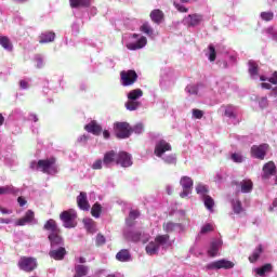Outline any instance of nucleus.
Listing matches in <instances>:
<instances>
[{
    "label": "nucleus",
    "instance_id": "nucleus-1",
    "mask_svg": "<svg viewBox=\"0 0 277 277\" xmlns=\"http://www.w3.org/2000/svg\"><path fill=\"white\" fill-rule=\"evenodd\" d=\"M151 140L154 142V155L167 166H176V154H172V145L158 133H153Z\"/></svg>",
    "mask_w": 277,
    "mask_h": 277
},
{
    "label": "nucleus",
    "instance_id": "nucleus-2",
    "mask_svg": "<svg viewBox=\"0 0 277 277\" xmlns=\"http://www.w3.org/2000/svg\"><path fill=\"white\" fill-rule=\"evenodd\" d=\"M170 246H172L170 235H159L146 246L145 250L149 256H155V254H159V250H168Z\"/></svg>",
    "mask_w": 277,
    "mask_h": 277
},
{
    "label": "nucleus",
    "instance_id": "nucleus-3",
    "mask_svg": "<svg viewBox=\"0 0 277 277\" xmlns=\"http://www.w3.org/2000/svg\"><path fill=\"white\" fill-rule=\"evenodd\" d=\"M30 170H37L43 172L44 174H50L51 176L57 174L58 167L55 158H48L30 162Z\"/></svg>",
    "mask_w": 277,
    "mask_h": 277
},
{
    "label": "nucleus",
    "instance_id": "nucleus-4",
    "mask_svg": "<svg viewBox=\"0 0 277 277\" xmlns=\"http://www.w3.org/2000/svg\"><path fill=\"white\" fill-rule=\"evenodd\" d=\"M122 44L128 51H140V49H144L148 44V39L143 35L131 34L122 38Z\"/></svg>",
    "mask_w": 277,
    "mask_h": 277
},
{
    "label": "nucleus",
    "instance_id": "nucleus-5",
    "mask_svg": "<svg viewBox=\"0 0 277 277\" xmlns=\"http://www.w3.org/2000/svg\"><path fill=\"white\" fill-rule=\"evenodd\" d=\"M261 88L264 90H273L271 96H273V103L277 106V71L273 72L271 76H260Z\"/></svg>",
    "mask_w": 277,
    "mask_h": 277
},
{
    "label": "nucleus",
    "instance_id": "nucleus-6",
    "mask_svg": "<svg viewBox=\"0 0 277 277\" xmlns=\"http://www.w3.org/2000/svg\"><path fill=\"white\" fill-rule=\"evenodd\" d=\"M144 96L142 89H134L128 93V101L126 102V108L128 111H136L142 107L140 100Z\"/></svg>",
    "mask_w": 277,
    "mask_h": 277
},
{
    "label": "nucleus",
    "instance_id": "nucleus-7",
    "mask_svg": "<svg viewBox=\"0 0 277 277\" xmlns=\"http://www.w3.org/2000/svg\"><path fill=\"white\" fill-rule=\"evenodd\" d=\"M69 3L74 10L72 14L76 18H85L83 10H87V8L92 5V0H69Z\"/></svg>",
    "mask_w": 277,
    "mask_h": 277
},
{
    "label": "nucleus",
    "instance_id": "nucleus-8",
    "mask_svg": "<svg viewBox=\"0 0 277 277\" xmlns=\"http://www.w3.org/2000/svg\"><path fill=\"white\" fill-rule=\"evenodd\" d=\"M60 217L65 228H75L77 226V211L75 209L63 211Z\"/></svg>",
    "mask_w": 277,
    "mask_h": 277
},
{
    "label": "nucleus",
    "instance_id": "nucleus-9",
    "mask_svg": "<svg viewBox=\"0 0 277 277\" xmlns=\"http://www.w3.org/2000/svg\"><path fill=\"white\" fill-rule=\"evenodd\" d=\"M176 79H179L176 71L172 68H166L162 70L160 84L167 87L174 85V83H176Z\"/></svg>",
    "mask_w": 277,
    "mask_h": 277
},
{
    "label": "nucleus",
    "instance_id": "nucleus-10",
    "mask_svg": "<svg viewBox=\"0 0 277 277\" xmlns=\"http://www.w3.org/2000/svg\"><path fill=\"white\" fill-rule=\"evenodd\" d=\"M114 129L118 140H127L131 136V127L127 122H116Z\"/></svg>",
    "mask_w": 277,
    "mask_h": 277
},
{
    "label": "nucleus",
    "instance_id": "nucleus-11",
    "mask_svg": "<svg viewBox=\"0 0 277 277\" xmlns=\"http://www.w3.org/2000/svg\"><path fill=\"white\" fill-rule=\"evenodd\" d=\"M180 185L183 189V192L180 193L181 198H187L190 196L193 189H194V180L192 177L184 175L180 179Z\"/></svg>",
    "mask_w": 277,
    "mask_h": 277
},
{
    "label": "nucleus",
    "instance_id": "nucleus-12",
    "mask_svg": "<svg viewBox=\"0 0 277 277\" xmlns=\"http://www.w3.org/2000/svg\"><path fill=\"white\" fill-rule=\"evenodd\" d=\"M18 267L22 272H34L38 267V261L34 258L23 256L18 261Z\"/></svg>",
    "mask_w": 277,
    "mask_h": 277
},
{
    "label": "nucleus",
    "instance_id": "nucleus-13",
    "mask_svg": "<svg viewBox=\"0 0 277 277\" xmlns=\"http://www.w3.org/2000/svg\"><path fill=\"white\" fill-rule=\"evenodd\" d=\"M116 163L121 168H131L133 166V156L127 151H119L116 157Z\"/></svg>",
    "mask_w": 277,
    "mask_h": 277
},
{
    "label": "nucleus",
    "instance_id": "nucleus-14",
    "mask_svg": "<svg viewBox=\"0 0 277 277\" xmlns=\"http://www.w3.org/2000/svg\"><path fill=\"white\" fill-rule=\"evenodd\" d=\"M233 267H235V263L226 259H222V260H217L209 263L206 266V269H233Z\"/></svg>",
    "mask_w": 277,
    "mask_h": 277
},
{
    "label": "nucleus",
    "instance_id": "nucleus-15",
    "mask_svg": "<svg viewBox=\"0 0 277 277\" xmlns=\"http://www.w3.org/2000/svg\"><path fill=\"white\" fill-rule=\"evenodd\" d=\"M184 25L187 27H198V25H202L205 23V16L202 14H189L183 19Z\"/></svg>",
    "mask_w": 277,
    "mask_h": 277
},
{
    "label": "nucleus",
    "instance_id": "nucleus-16",
    "mask_svg": "<svg viewBox=\"0 0 277 277\" xmlns=\"http://www.w3.org/2000/svg\"><path fill=\"white\" fill-rule=\"evenodd\" d=\"M269 148L268 144L253 145L251 147V157L254 159H265V155H267V150Z\"/></svg>",
    "mask_w": 277,
    "mask_h": 277
},
{
    "label": "nucleus",
    "instance_id": "nucleus-17",
    "mask_svg": "<svg viewBox=\"0 0 277 277\" xmlns=\"http://www.w3.org/2000/svg\"><path fill=\"white\" fill-rule=\"evenodd\" d=\"M121 84L124 87L133 85L137 81V72L135 70L121 71Z\"/></svg>",
    "mask_w": 277,
    "mask_h": 277
},
{
    "label": "nucleus",
    "instance_id": "nucleus-18",
    "mask_svg": "<svg viewBox=\"0 0 277 277\" xmlns=\"http://www.w3.org/2000/svg\"><path fill=\"white\" fill-rule=\"evenodd\" d=\"M26 224H29L30 226H36V224H38V220L31 210H28L25 216L19 219L16 223L17 226H25Z\"/></svg>",
    "mask_w": 277,
    "mask_h": 277
},
{
    "label": "nucleus",
    "instance_id": "nucleus-19",
    "mask_svg": "<svg viewBox=\"0 0 277 277\" xmlns=\"http://www.w3.org/2000/svg\"><path fill=\"white\" fill-rule=\"evenodd\" d=\"M49 256L51 259H54V261H64V256H66V248L64 247L51 248L49 252Z\"/></svg>",
    "mask_w": 277,
    "mask_h": 277
},
{
    "label": "nucleus",
    "instance_id": "nucleus-20",
    "mask_svg": "<svg viewBox=\"0 0 277 277\" xmlns=\"http://www.w3.org/2000/svg\"><path fill=\"white\" fill-rule=\"evenodd\" d=\"M77 205L81 211H90V202H88L87 193H80V196L77 197Z\"/></svg>",
    "mask_w": 277,
    "mask_h": 277
},
{
    "label": "nucleus",
    "instance_id": "nucleus-21",
    "mask_svg": "<svg viewBox=\"0 0 277 277\" xmlns=\"http://www.w3.org/2000/svg\"><path fill=\"white\" fill-rule=\"evenodd\" d=\"M84 130L88 133H92V135H100L103 133V127H101V124L94 120L84 126Z\"/></svg>",
    "mask_w": 277,
    "mask_h": 277
},
{
    "label": "nucleus",
    "instance_id": "nucleus-22",
    "mask_svg": "<svg viewBox=\"0 0 277 277\" xmlns=\"http://www.w3.org/2000/svg\"><path fill=\"white\" fill-rule=\"evenodd\" d=\"M222 243H223L222 238L213 239L208 250L209 256H217V252H220V248H222Z\"/></svg>",
    "mask_w": 277,
    "mask_h": 277
},
{
    "label": "nucleus",
    "instance_id": "nucleus-23",
    "mask_svg": "<svg viewBox=\"0 0 277 277\" xmlns=\"http://www.w3.org/2000/svg\"><path fill=\"white\" fill-rule=\"evenodd\" d=\"M235 185L240 187L241 194H250L254 187L251 180H242L241 182H236Z\"/></svg>",
    "mask_w": 277,
    "mask_h": 277
},
{
    "label": "nucleus",
    "instance_id": "nucleus-24",
    "mask_svg": "<svg viewBox=\"0 0 277 277\" xmlns=\"http://www.w3.org/2000/svg\"><path fill=\"white\" fill-rule=\"evenodd\" d=\"M276 174V164L272 161L267 162L263 167L262 179L267 180L269 176Z\"/></svg>",
    "mask_w": 277,
    "mask_h": 277
},
{
    "label": "nucleus",
    "instance_id": "nucleus-25",
    "mask_svg": "<svg viewBox=\"0 0 277 277\" xmlns=\"http://www.w3.org/2000/svg\"><path fill=\"white\" fill-rule=\"evenodd\" d=\"M49 240L51 242V248H64V240L62 239V236H60V233L50 234Z\"/></svg>",
    "mask_w": 277,
    "mask_h": 277
},
{
    "label": "nucleus",
    "instance_id": "nucleus-26",
    "mask_svg": "<svg viewBox=\"0 0 277 277\" xmlns=\"http://www.w3.org/2000/svg\"><path fill=\"white\" fill-rule=\"evenodd\" d=\"M140 30L142 31V34H145V36H148V38H157V32H155V29L153 28V26H150V23L148 22L143 23L140 27Z\"/></svg>",
    "mask_w": 277,
    "mask_h": 277
},
{
    "label": "nucleus",
    "instance_id": "nucleus-27",
    "mask_svg": "<svg viewBox=\"0 0 277 277\" xmlns=\"http://www.w3.org/2000/svg\"><path fill=\"white\" fill-rule=\"evenodd\" d=\"M116 157H118V154H116V151H114V150L107 151L104 155V159H103V163H104L105 168H110L111 163H114V162L116 163Z\"/></svg>",
    "mask_w": 277,
    "mask_h": 277
},
{
    "label": "nucleus",
    "instance_id": "nucleus-28",
    "mask_svg": "<svg viewBox=\"0 0 277 277\" xmlns=\"http://www.w3.org/2000/svg\"><path fill=\"white\" fill-rule=\"evenodd\" d=\"M0 47H2L4 51H8V53L14 51V44H12V41L6 36H0Z\"/></svg>",
    "mask_w": 277,
    "mask_h": 277
},
{
    "label": "nucleus",
    "instance_id": "nucleus-29",
    "mask_svg": "<svg viewBox=\"0 0 277 277\" xmlns=\"http://www.w3.org/2000/svg\"><path fill=\"white\" fill-rule=\"evenodd\" d=\"M55 40V32L53 31H44L39 37L40 44H48L49 42H53Z\"/></svg>",
    "mask_w": 277,
    "mask_h": 277
},
{
    "label": "nucleus",
    "instance_id": "nucleus-30",
    "mask_svg": "<svg viewBox=\"0 0 277 277\" xmlns=\"http://www.w3.org/2000/svg\"><path fill=\"white\" fill-rule=\"evenodd\" d=\"M149 16L153 23H156V25H161V23H163V11L159 9L151 11Z\"/></svg>",
    "mask_w": 277,
    "mask_h": 277
},
{
    "label": "nucleus",
    "instance_id": "nucleus-31",
    "mask_svg": "<svg viewBox=\"0 0 277 277\" xmlns=\"http://www.w3.org/2000/svg\"><path fill=\"white\" fill-rule=\"evenodd\" d=\"M44 230H49L50 235H54L55 233H60V227H57V223L55 220L50 219L43 226Z\"/></svg>",
    "mask_w": 277,
    "mask_h": 277
},
{
    "label": "nucleus",
    "instance_id": "nucleus-32",
    "mask_svg": "<svg viewBox=\"0 0 277 277\" xmlns=\"http://www.w3.org/2000/svg\"><path fill=\"white\" fill-rule=\"evenodd\" d=\"M116 259L120 261V263H129V261H131V253L129 250L122 249L116 254Z\"/></svg>",
    "mask_w": 277,
    "mask_h": 277
},
{
    "label": "nucleus",
    "instance_id": "nucleus-33",
    "mask_svg": "<svg viewBox=\"0 0 277 277\" xmlns=\"http://www.w3.org/2000/svg\"><path fill=\"white\" fill-rule=\"evenodd\" d=\"M225 116L229 118L234 124H237V109L235 106H227L225 108Z\"/></svg>",
    "mask_w": 277,
    "mask_h": 277
},
{
    "label": "nucleus",
    "instance_id": "nucleus-34",
    "mask_svg": "<svg viewBox=\"0 0 277 277\" xmlns=\"http://www.w3.org/2000/svg\"><path fill=\"white\" fill-rule=\"evenodd\" d=\"M140 217V211L131 210L129 213V217L126 219V224L131 228V226H135V220Z\"/></svg>",
    "mask_w": 277,
    "mask_h": 277
},
{
    "label": "nucleus",
    "instance_id": "nucleus-35",
    "mask_svg": "<svg viewBox=\"0 0 277 277\" xmlns=\"http://www.w3.org/2000/svg\"><path fill=\"white\" fill-rule=\"evenodd\" d=\"M164 233H176V230H181V224L168 222L162 225Z\"/></svg>",
    "mask_w": 277,
    "mask_h": 277
},
{
    "label": "nucleus",
    "instance_id": "nucleus-36",
    "mask_svg": "<svg viewBox=\"0 0 277 277\" xmlns=\"http://www.w3.org/2000/svg\"><path fill=\"white\" fill-rule=\"evenodd\" d=\"M75 272L76 274L74 277H83V276H88L90 268L83 264H78L75 266Z\"/></svg>",
    "mask_w": 277,
    "mask_h": 277
},
{
    "label": "nucleus",
    "instance_id": "nucleus-37",
    "mask_svg": "<svg viewBox=\"0 0 277 277\" xmlns=\"http://www.w3.org/2000/svg\"><path fill=\"white\" fill-rule=\"evenodd\" d=\"M249 75L253 79H259V65L253 61H249Z\"/></svg>",
    "mask_w": 277,
    "mask_h": 277
},
{
    "label": "nucleus",
    "instance_id": "nucleus-38",
    "mask_svg": "<svg viewBox=\"0 0 277 277\" xmlns=\"http://www.w3.org/2000/svg\"><path fill=\"white\" fill-rule=\"evenodd\" d=\"M202 84H188L185 89V92H187V94H200V92H202Z\"/></svg>",
    "mask_w": 277,
    "mask_h": 277
},
{
    "label": "nucleus",
    "instance_id": "nucleus-39",
    "mask_svg": "<svg viewBox=\"0 0 277 277\" xmlns=\"http://www.w3.org/2000/svg\"><path fill=\"white\" fill-rule=\"evenodd\" d=\"M263 254V246L259 245L256 249L253 251V253L249 256L250 263H256L259 261V256Z\"/></svg>",
    "mask_w": 277,
    "mask_h": 277
},
{
    "label": "nucleus",
    "instance_id": "nucleus-40",
    "mask_svg": "<svg viewBox=\"0 0 277 277\" xmlns=\"http://www.w3.org/2000/svg\"><path fill=\"white\" fill-rule=\"evenodd\" d=\"M201 200L203 201L206 209L213 213V207H215V201L213 200V198L207 195L206 197L201 198Z\"/></svg>",
    "mask_w": 277,
    "mask_h": 277
},
{
    "label": "nucleus",
    "instance_id": "nucleus-41",
    "mask_svg": "<svg viewBox=\"0 0 277 277\" xmlns=\"http://www.w3.org/2000/svg\"><path fill=\"white\" fill-rule=\"evenodd\" d=\"M196 193L198 194V196H200V198H206V196H209V187L205 184L199 183L196 186Z\"/></svg>",
    "mask_w": 277,
    "mask_h": 277
},
{
    "label": "nucleus",
    "instance_id": "nucleus-42",
    "mask_svg": "<svg viewBox=\"0 0 277 277\" xmlns=\"http://www.w3.org/2000/svg\"><path fill=\"white\" fill-rule=\"evenodd\" d=\"M96 8L95 6H92V4H90L87 9L82 10L80 12V14H85V17H82V18H88L90 21V18H92V16H96Z\"/></svg>",
    "mask_w": 277,
    "mask_h": 277
},
{
    "label": "nucleus",
    "instance_id": "nucleus-43",
    "mask_svg": "<svg viewBox=\"0 0 277 277\" xmlns=\"http://www.w3.org/2000/svg\"><path fill=\"white\" fill-rule=\"evenodd\" d=\"M18 192V188L6 185V186H0V196H5L8 194H16Z\"/></svg>",
    "mask_w": 277,
    "mask_h": 277
},
{
    "label": "nucleus",
    "instance_id": "nucleus-44",
    "mask_svg": "<svg viewBox=\"0 0 277 277\" xmlns=\"http://www.w3.org/2000/svg\"><path fill=\"white\" fill-rule=\"evenodd\" d=\"M232 209L236 215L243 213V207L241 206V201H239V199L232 200Z\"/></svg>",
    "mask_w": 277,
    "mask_h": 277
},
{
    "label": "nucleus",
    "instance_id": "nucleus-45",
    "mask_svg": "<svg viewBox=\"0 0 277 277\" xmlns=\"http://www.w3.org/2000/svg\"><path fill=\"white\" fill-rule=\"evenodd\" d=\"M258 276H265L272 272V264H265L262 267L254 268Z\"/></svg>",
    "mask_w": 277,
    "mask_h": 277
},
{
    "label": "nucleus",
    "instance_id": "nucleus-46",
    "mask_svg": "<svg viewBox=\"0 0 277 277\" xmlns=\"http://www.w3.org/2000/svg\"><path fill=\"white\" fill-rule=\"evenodd\" d=\"M84 227L87 228L88 233H94L96 230V223L92 219H84L83 220Z\"/></svg>",
    "mask_w": 277,
    "mask_h": 277
},
{
    "label": "nucleus",
    "instance_id": "nucleus-47",
    "mask_svg": "<svg viewBox=\"0 0 277 277\" xmlns=\"http://www.w3.org/2000/svg\"><path fill=\"white\" fill-rule=\"evenodd\" d=\"M230 159L234 161V163H243L246 161V157L239 151L232 153Z\"/></svg>",
    "mask_w": 277,
    "mask_h": 277
},
{
    "label": "nucleus",
    "instance_id": "nucleus-48",
    "mask_svg": "<svg viewBox=\"0 0 277 277\" xmlns=\"http://www.w3.org/2000/svg\"><path fill=\"white\" fill-rule=\"evenodd\" d=\"M129 237L132 239V241H142L143 243H146L148 236L142 235V233H133L130 234Z\"/></svg>",
    "mask_w": 277,
    "mask_h": 277
},
{
    "label": "nucleus",
    "instance_id": "nucleus-49",
    "mask_svg": "<svg viewBox=\"0 0 277 277\" xmlns=\"http://www.w3.org/2000/svg\"><path fill=\"white\" fill-rule=\"evenodd\" d=\"M81 22L79 19H76L71 24V36H79V32L81 31Z\"/></svg>",
    "mask_w": 277,
    "mask_h": 277
},
{
    "label": "nucleus",
    "instance_id": "nucleus-50",
    "mask_svg": "<svg viewBox=\"0 0 277 277\" xmlns=\"http://www.w3.org/2000/svg\"><path fill=\"white\" fill-rule=\"evenodd\" d=\"M103 210V207H101V203H95L91 209V214L93 217H101V211Z\"/></svg>",
    "mask_w": 277,
    "mask_h": 277
},
{
    "label": "nucleus",
    "instance_id": "nucleus-51",
    "mask_svg": "<svg viewBox=\"0 0 277 277\" xmlns=\"http://www.w3.org/2000/svg\"><path fill=\"white\" fill-rule=\"evenodd\" d=\"M215 230V226L212 223L205 224L200 229V235H207L208 233H212Z\"/></svg>",
    "mask_w": 277,
    "mask_h": 277
},
{
    "label": "nucleus",
    "instance_id": "nucleus-52",
    "mask_svg": "<svg viewBox=\"0 0 277 277\" xmlns=\"http://www.w3.org/2000/svg\"><path fill=\"white\" fill-rule=\"evenodd\" d=\"M29 85H31V78H25L19 81L21 90H29Z\"/></svg>",
    "mask_w": 277,
    "mask_h": 277
},
{
    "label": "nucleus",
    "instance_id": "nucleus-53",
    "mask_svg": "<svg viewBox=\"0 0 277 277\" xmlns=\"http://www.w3.org/2000/svg\"><path fill=\"white\" fill-rule=\"evenodd\" d=\"M132 133H135L136 135H142V133H144V124L143 123H136L132 128Z\"/></svg>",
    "mask_w": 277,
    "mask_h": 277
},
{
    "label": "nucleus",
    "instance_id": "nucleus-54",
    "mask_svg": "<svg viewBox=\"0 0 277 277\" xmlns=\"http://www.w3.org/2000/svg\"><path fill=\"white\" fill-rule=\"evenodd\" d=\"M35 62H36V67L37 68H43L44 67V58L40 54H37L35 56Z\"/></svg>",
    "mask_w": 277,
    "mask_h": 277
},
{
    "label": "nucleus",
    "instance_id": "nucleus-55",
    "mask_svg": "<svg viewBox=\"0 0 277 277\" xmlns=\"http://www.w3.org/2000/svg\"><path fill=\"white\" fill-rule=\"evenodd\" d=\"M216 85L219 88L220 94H224V92H226V88H228V84L226 82H224L223 80L217 81Z\"/></svg>",
    "mask_w": 277,
    "mask_h": 277
},
{
    "label": "nucleus",
    "instance_id": "nucleus-56",
    "mask_svg": "<svg viewBox=\"0 0 277 277\" xmlns=\"http://www.w3.org/2000/svg\"><path fill=\"white\" fill-rule=\"evenodd\" d=\"M208 60L211 62H215V48L213 45H209Z\"/></svg>",
    "mask_w": 277,
    "mask_h": 277
},
{
    "label": "nucleus",
    "instance_id": "nucleus-57",
    "mask_svg": "<svg viewBox=\"0 0 277 277\" xmlns=\"http://www.w3.org/2000/svg\"><path fill=\"white\" fill-rule=\"evenodd\" d=\"M262 21H273L274 19V13L273 12H262L261 13Z\"/></svg>",
    "mask_w": 277,
    "mask_h": 277
},
{
    "label": "nucleus",
    "instance_id": "nucleus-58",
    "mask_svg": "<svg viewBox=\"0 0 277 277\" xmlns=\"http://www.w3.org/2000/svg\"><path fill=\"white\" fill-rule=\"evenodd\" d=\"M104 162L101 159H97L92 164V170H103Z\"/></svg>",
    "mask_w": 277,
    "mask_h": 277
},
{
    "label": "nucleus",
    "instance_id": "nucleus-59",
    "mask_svg": "<svg viewBox=\"0 0 277 277\" xmlns=\"http://www.w3.org/2000/svg\"><path fill=\"white\" fill-rule=\"evenodd\" d=\"M173 5H174V8L176 9L177 12H182V13L187 12V8H185V6L183 5V3H179V2H176V1H174V2H173Z\"/></svg>",
    "mask_w": 277,
    "mask_h": 277
},
{
    "label": "nucleus",
    "instance_id": "nucleus-60",
    "mask_svg": "<svg viewBox=\"0 0 277 277\" xmlns=\"http://www.w3.org/2000/svg\"><path fill=\"white\" fill-rule=\"evenodd\" d=\"M22 117H23V111H21V109H15L11 114L12 120H18V118H22Z\"/></svg>",
    "mask_w": 277,
    "mask_h": 277
},
{
    "label": "nucleus",
    "instance_id": "nucleus-61",
    "mask_svg": "<svg viewBox=\"0 0 277 277\" xmlns=\"http://www.w3.org/2000/svg\"><path fill=\"white\" fill-rule=\"evenodd\" d=\"M193 116L197 120H200L205 116V113H202L200 109H193Z\"/></svg>",
    "mask_w": 277,
    "mask_h": 277
},
{
    "label": "nucleus",
    "instance_id": "nucleus-62",
    "mask_svg": "<svg viewBox=\"0 0 277 277\" xmlns=\"http://www.w3.org/2000/svg\"><path fill=\"white\" fill-rule=\"evenodd\" d=\"M105 241H106L105 236L101 234L96 236V246H105Z\"/></svg>",
    "mask_w": 277,
    "mask_h": 277
},
{
    "label": "nucleus",
    "instance_id": "nucleus-63",
    "mask_svg": "<svg viewBox=\"0 0 277 277\" xmlns=\"http://www.w3.org/2000/svg\"><path fill=\"white\" fill-rule=\"evenodd\" d=\"M259 105L262 109H265V107H267V105H269L267 97H261V100L259 101Z\"/></svg>",
    "mask_w": 277,
    "mask_h": 277
},
{
    "label": "nucleus",
    "instance_id": "nucleus-64",
    "mask_svg": "<svg viewBox=\"0 0 277 277\" xmlns=\"http://www.w3.org/2000/svg\"><path fill=\"white\" fill-rule=\"evenodd\" d=\"M28 120H29L30 122H38V115H36V114H34V113H30V114L28 115Z\"/></svg>",
    "mask_w": 277,
    "mask_h": 277
}]
</instances>
